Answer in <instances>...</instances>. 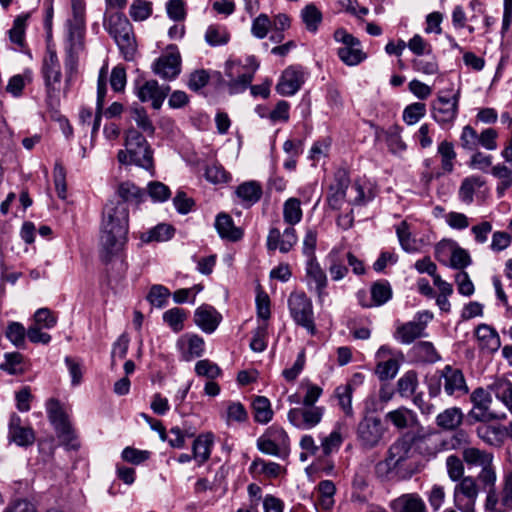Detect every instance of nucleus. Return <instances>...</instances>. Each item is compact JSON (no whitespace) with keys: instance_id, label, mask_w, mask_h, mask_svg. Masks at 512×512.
Instances as JSON below:
<instances>
[{"instance_id":"nucleus-1","label":"nucleus","mask_w":512,"mask_h":512,"mask_svg":"<svg viewBox=\"0 0 512 512\" xmlns=\"http://www.w3.org/2000/svg\"><path fill=\"white\" fill-rule=\"evenodd\" d=\"M128 233V187L125 182L118 186L114 199L106 204L103 211L101 245L107 255L121 251Z\"/></svg>"},{"instance_id":"nucleus-2","label":"nucleus","mask_w":512,"mask_h":512,"mask_svg":"<svg viewBox=\"0 0 512 512\" xmlns=\"http://www.w3.org/2000/svg\"><path fill=\"white\" fill-rule=\"evenodd\" d=\"M414 444L415 435L406 433L398 438L388 449L387 454L398 466L401 479H409L419 472V461Z\"/></svg>"},{"instance_id":"nucleus-3","label":"nucleus","mask_w":512,"mask_h":512,"mask_svg":"<svg viewBox=\"0 0 512 512\" xmlns=\"http://www.w3.org/2000/svg\"><path fill=\"white\" fill-rule=\"evenodd\" d=\"M290 316L296 325L306 329L310 335L317 332L312 300L305 292H292L288 297Z\"/></svg>"},{"instance_id":"nucleus-4","label":"nucleus","mask_w":512,"mask_h":512,"mask_svg":"<svg viewBox=\"0 0 512 512\" xmlns=\"http://www.w3.org/2000/svg\"><path fill=\"white\" fill-rule=\"evenodd\" d=\"M470 401L473 404V407L467 414V421L469 424H474L476 422L487 423L500 418V416L491 408L493 403L491 394L483 387H478L471 393Z\"/></svg>"},{"instance_id":"nucleus-5","label":"nucleus","mask_w":512,"mask_h":512,"mask_svg":"<svg viewBox=\"0 0 512 512\" xmlns=\"http://www.w3.org/2000/svg\"><path fill=\"white\" fill-rule=\"evenodd\" d=\"M334 39L344 46L338 48L337 55L348 66H355L366 59V54L360 48V41L345 29L340 28L334 32Z\"/></svg>"},{"instance_id":"nucleus-6","label":"nucleus","mask_w":512,"mask_h":512,"mask_svg":"<svg viewBox=\"0 0 512 512\" xmlns=\"http://www.w3.org/2000/svg\"><path fill=\"white\" fill-rule=\"evenodd\" d=\"M47 413L50 422L57 432L58 438L64 444L70 445L75 449L76 445L72 443L75 438L74 432L61 403L56 399H50L47 403Z\"/></svg>"},{"instance_id":"nucleus-7","label":"nucleus","mask_w":512,"mask_h":512,"mask_svg":"<svg viewBox=\"0 0 512 512\" xmlns=\"http://www.w3.org/2000/svg\"><path fill=\"white\" fill-rule=\"evenodd\" d=\"M448 90H441L438 93L437 101L433 104V118L439 124L452 123L458 114V104L460 99V89L453 95L448 94Z\"/></svg>"},{"instance_id":"nucleus-8","label":"nucleus","mask_w":512,"mask_h":512,"mask_svg":"<svg viewBox=\"0 0 512 512\" xmlns=\"http://www.w3.org/2000/svg\"><path fill=\"white\" fill-rule=\"evenodd\" d=\"M479 487L471 476L462 478L454 488V505L461 512H475Z\"/></svg>"},{"instance_id":"nucleus-9","label":"nucleus","mask_w":512,"mask_h":512,"mask_svg":"<svg viewBox=\"0 0 512 512\" xmlns=\"http://www.w3.org/2000/svg\"><path fill=\"white\" fill-rule=\"evenodd\" d=\"M134 164L147 171L154 169L153 152L146 140V138L130 129V165Z\"/></svg>"},{"instance_id":"nucleus-10","label":"nucleus","mask_w":512,"mask_h":512,"mask_svg":"<svg viewBox=\"0 0 512 512\" xmlns=\"http://www.w3.org/2000/svg\"><path fill=\"white\" fill-rule=\"evenodd\" d=\"M105 27L113 37L124 58L128 55V19L123 11L106 13Z\"/></svg>"},{"instance_id":"nucleus-11","label":"nucleus","mask_w":512,"mask_h":512,"mask_svg":"<svg viewBox=\"0 0 512 512\" xmlns=\"http://www.w3.org/2000/svg\"><path fill=\"white\" fill-rule=\"evenodd\" d=\"M42 73L47 91V101L49 105H52L58 91L56 84L59 85L61 81L60 64L54 50L48 49L47 56L43 60Z\"/></svg>"},{"instance_id":"nucleus-12","label":"nucleus","mask_w":512,"mask_h":512,"mask_svg":"<svg viewBox=\"0 0 512 512\" xmlns=\"http://www.w3.org/2000/svg\"><path fill=\"white\" fill-rule=\"evenodd\" d=\"M153 72L162 79L174 80L181 72V56L176 46L170 45L152 66Z\"/></svg>"},{"instance_id":"nucleus-13","label":"nucleus","mask_w":512,"mask_h":512,"mask_svg":"<svg viewBox=\"0 0 512 512\" xmlns=\"http://www.w3.org/2000/svg\"><path fill=\"white\" fill-rule=\"evenodd\" d=\"M430 319H432V314L428 311L417 313L414 321H409L397 327L395 338L402 344H410L417 338L426 336V324L427 320Z\"/></svg>"},{"instance_id":"nucleus-14","label":"nucleus","mask_w":512,"mask_h":512,"mask_svg":"<svg viewBox=\"0 0 512 512\" xmlns=\"http://www.w3.org/2000/svg\"><path fill=\"white\" fill-rule=\"evenodd\" d=\"M306 280L310 290H314L317 302L323 305L325 298L328 296L326 288L328 286V278L317 259L307 260L306 263Z\"/></svg>"},{"instance_id":"nucleus-15","label":"nucleus","mask_w":512,"mask_h":512,"mask_svg":"<svg viewBox=\"0 0 512 512\" xmlns=\"http://www.w3.org/2000/svg\"><path fill=\"white\" fill-rule=\"evenodd\" d=\"M324 413L323 407L293 408L288 412L289 422L299 429H312L320 423Z\"/></svg>"},{"instance_id":"nucleus-16","label":"nucleus","mask_w":512,"mask_h":512,"mask_svg":"<svg viewBox=\"0 0 512 512\" xmlns=\"http://www.w3.org/2000/svg\"><path fill=\"white\" fill-rule=\"evenodd\" d=\"M444 391L449 396L461 397L469 393L462 370L446 365L441 371Z\"/></svg>"},{"instance_id":"nucleus-17","label":"nucleus","mask_w":512,"mask_h":512,"mask_svg":"<svg viewBox=\"0 0 512 512\" xmlns=\"http://www.w3.org/2000/svg\"><path fill=\"white\" fill-rule=\"evenodd\" d=\"M135 90L141 102H152V107L160 109L167 97L170 87L168 85L160 86L156 80L146 81L143 85L135 82Z\"/></svg>"},{"instance_id":"nucleus-18","label":"nucleus","mask_w":512,"mask_h":512,"mask_svg":"<svg viewBox=\"0 0 512 512\" xmlns=\"http://www.w3.org/2000/svg\"><path fill=\"white\" fill-rule=\"evenodd\" d=\"M350 185L349 174L345 169H338L334 174V183L330 185L327 202L331 209L339 210Z\"/></svg>"},{"instance_id":"nucleus-19","label":"nucleus","mask_w":512,"mask_h":512,"mask_svg":"<svg viewBox=\"0 0 512 512\" xmlns=\"http://www.w3.org/2000/svg\"><path fill=\"white\" fill-rule=\"evenodd\" d=\"M382 425L376 417H366L358 425V437L363 446L375 447L382 438Z\"/></svg>"},{"instance_id":"nucleus-20","label":"nucleus","mask_w":512,"mask_h":512,"mask_svg":"<svg viewBox=\"0 0 512 512\" xmlns=\"http://www.w3.org/2000/svg\"><path fill=\"white\" fill-rule=\"evenodd\" d=\"M276 441L286 446L289 438L282 428L271 427L267 432V436L264 435L258 438L257 448L264 454L278 456L280 454V448Z\"/></svg>"},{"instance_id":"nucleus-21","label":"nucleus","mask_w":512,"mask_h":512,"mask_svg":"<svg viewBox=\"0 0 512 512\" xmlns=\"http://www.w3.org/2000/svg\"><path fill=\"white\" fill-rule=\"evenodd\" d=\"M304 83V73L296 67H288L284 70L280 81L276 85V91L280 95H294Z\"/></svg>"},{"instance_id":"nucleus-22","label":"nucleus","mask_w":512,"mask_h":512,"mask_svg":"<svg viewBox=\"0 0 512 512\" xmlns=\"http://www.w3.org/2000/svg\"><path fill=\"white\" fill-rule=\"evenodd\" d=\"M221 320V314L211 305L203 304L194 313L195 324L205 333L214 332Z\"/></svg>"},{"instance_id":"nucleus-23","label":"nucleus","mask_w":512,"mask_h":512,"mask_svg":"<svg viewBox=\"0 0 512 512\" xmlns=\"http://www.w3.org/2000/svg\"><path fill=\"white\" fill-rule=\"evenodd\" d=\"M8 438L18 446H30L35 441V434L31 427L21 425V418L13 413L9 420Z\"/></svg>"},{"instance_id":"nucleus-24","label":"nucleus","mask_w":512,"mask_h":512,"mask_svg":"<svg viewBox=\"0 0 512 512\" xmlns=\"http://www.w3.org/2000/svg\"><path fill=\"white\" fill-rule=\"evenodd\" d=\"M371 300L365 301V292H359L358 298L362 307L371 308L373 306H381L392 298V289L388 281H376L371 286Z\"/></svg>"},{"instance_id":"nucleus-25","label":"nucleus","mask_w":512,"mask_h":512,"mask_svg":"<svg viewBox=\"0 0 512 512\" xmlns=\"http://www.w3.org/2000/svg\"><path fill=\"white\" fill-rule=\"evenodd\" d=\"M177 346L181 351L182 359L190 361L203 355L205 342L197 334H186L177 341Z\"/></svg>"},{"instance_id":"nucleus-26","label":"nucleus","mask_w":512,"mask_h":512,"mask_svg":"<svg viewBox=\"0 0 512 512\" xmlns=\"http://www.w3.org/2000/svg\"><path fill=\"white\" fill-rule=\"evenodd\" d=\"M214 226L222 239L231 242L241 240L244 234L241 228L234 225L232 217L227 213L218 214Z\"/></svg>"},{"instance_id":"nucleus-27","label":"nucleus","mask_w":512,"mask_h":512,"mask_svg":"<svg viewBox=\"0 0 512 512\" xmlns=\"http://www.w3.org/2000/svg\"><path fill=\"white\" fill-rule=\"evenodd\" d=\"M82 32L79 28L69 29L70 48L65 59L66 81L69 82L77 72L78 57L74 53L77 46H81Z\"/></svg>"},{"instance_id":"nucleus-28","label":"nucleus","mask_w":512,"mask_h":512,"mask_svg":"<svg viewBox=\"0 0 512 512\" xmlns=\"http://www.w3.org/2000/svg\"><path fill=\"white\" fill-rule=\"evenodd\" d=\"M394 512H427L425 503L417 494H404L390 504Z\"/></svg>"},{"instance_id":"nucleus-29","label":"nucleus","mask_w":512,"mask_h":512,"mask_svg":"<svg viewBox=\"0 0 512 512\" xmlns=\"http://www.w3.org/2000/svg\"><path fill=\"white\" fill-rule=\"evenodd\" d=\"M464 414L458 407H451L439 413L436 417V424L443 430H456L463 422Z\"/></svg>"},{"instance_id":"nucleus-30","label":"nucleus","mask_w":512,"mask_h":512,"mask_svg":"<svg viewBox=\"0 0 512 512\" xmlns=\"http://www.w3.org/2000/svg\"><path fill=\"white\" fill-rule=\"evenodd\" d=\"M175 229L172 225L161 223L151 228L147 232L139 234L142 243L168 241L174 235Z\"/></svg>"},{"instance_id":"nucleus-31","label":"nucleus","mask_w":512,"mask_h":512,"mask_svg":"<svg viewBox=\"0 0 512 512\" xmlns=\"http://www.w3.org/2000/svg\"><path fill=\"white\" fill-rule=\"evenodd\" d=\"M262 187L256 181H247L236 189V195L248 205L257 203L262 196Z\"/></svg>"},{"instance_id":"nucleus-32","label":"nucleus","mask_w":512,"mask_h":512,"mask_svg":"<svg viewBox=\"0 0 512 512\" xmlns=\"http://www.w3.org/2000/svg\"><path fill=\"white\" fill-rule=\"evenodd\" d=\"M213 445V435L211 433L198 436L193 443V458L199 464L206 462L211 454V447Z\"/></svg>"},{"instance_id":"nucleus-33","label":"nucleus","mask_w":512,"mask_h":512,"mask_svg":"<svg viewBox=\"0 0 512 512\" xmlns=\"http://www.w3.org/2000/svg\"><path fill=\"white\" fill-rule=\"evenodd\" d=\"M477 339L484 347L491 351H496L500 347V338L498 333L489 325L480 324L475 331Z\"/></svg>"},{"instance_id":"nucleus-34","label":"nucleus","mask_w":512,"mask_h":512,"mask_svg":"<svg viewBox=\"0 0 512 512\" xmlns=\"http://www.w3.org/2000/svg\"><path fill=\"white\" fill-rule=\"evenodd\" d=\"M415 359L421 363H435L440 359L434 345L431 342L421 341L412 348Z\"/></svg>"},{"instance_id":"nucleus-35","label":"nucleus","mask_w":512,"mask_h":512,"mask_svg":"<svg viewBox=\"0 0 512 512\" xmlns=\"http://www.w3.org/2000/svg\"><path fill=\"white\" fill-rule=\"evenodd\" d=\"M327 260L329 262L328 271L333 281H339L347 275L348 268L344 264V258L338 250H331Z\"/></svg>"},{"instance_id":"nucleus-36","label":"nucleus","mask_w":512,"mask_h":512,"mask_svg":"<svg viewBox=\"0 0 512 512\" xmlns=\"http://www.w3.org/2000/svg\"><path fill=\"white\" fill-rule=\"evenodd\" d=\"M254 420L260 424L268 423L273 417V411L268 398L256 396L252 402Z\"/></svg>"},{"instance_id":"nucleus-37","label":"nucleus","mask_w":512,"mask_h":512,"mask_svg":"<svg viewBox=\"0 0 512 512\" xmlns=\"http://www.w3.org/2000/svg\"><path fill=\"white\" fill-rule=\"evenodd\" d=\"M375 474L383 481L392 479L402 480L398 466L388 454L384 460L379 461L375 465Z\"/></svg>"},{"instance_id":"nucleus-38","label":"nucleus","mask_w":512,"mask_h":512,"mask_svg":"<svg viewBox=\"0 0 512 512\" xmlns=\"http://www.w3.org/2000/svg\"><path fill=\"white\" fill-rule=\"evenodd\" d=\"M232 66V63H226V74L231 78L228 82V88L230 94H237L243 92L247 87L251 86L253 73H243L238 75L236 78H233L232 72L230 71Z\"/></svg>"},{"instance_id":"nucleus-39","label":"nucleus","mask_w":512,"mask_h":512,"mask_svg":"<svg viewBox=\"0 0 512 512\" xmlns=\"http://www.w3.org/2000/svg\"><path fill=\"white\" fill-rule=\"evenodd\" d=\"M302 215L301 202L299 199L292 197L284 202L283 218L287 224L294 226L301 221Z\"/></svg>"},{"instance_id":"nucleus-40","label":"nucleus","mask_w":512,"mask_h":512,"mask_svg":"<svg viewBox=\"0 0 512 512\" xmlns=\"http://www.w3.org/2000/svg\"><path fill=\"white\" fill-rule=\"evenodd\" d=\"M463 459L468 465L475 466H488L493 461V456L490 453L482 451L478 448H466L463 451Z\"/></svg>"},{"instance_id":"nucleus-41","label":"nucleus","mask_w":512,"mask_h":512,"mask_svg":"<svg viewBox=\"0 0 512 512\" xmlns=\"http://www.w3.org/2000/svg\"><path fill=\"white\" fill-rule=\"evenodd\" d=\"M188 313L178 307L171 308L163 313V321L176 333L184 328V321Z\"/></svg>"},{"instance_id":"nucleus-42","label":"nucleus","mask_w":512,"mask_h":512,"mask_svg":"<svg viewBox=\"0 0 512 512\" xmlns=\"http://www.w3.org/2000/svg\"><path fill=\"white\" fill-rule=\"evenodd\" d=\"M352 394L351 384L340 385L334 391V396L337 398L340 408L347 416L353 415Z\"/></svg>"},{"instance_id":"nucleus-43","label":"nucleus","mask_w":512,"mask_h":512,"mask_svg":"<svg viewBox=\"0 0 512 512\" xmlns=\"http://www.w3.org/2000/svg\"><path fill=\"white\" fill-rule=\"evenodd\" d=\"M491 174L500 180L497 192L503 195L512 185V169L504 164H497L491 168Z\"/></svg>"},{"instance_id":"nucleus-44","label":"nucleus","mask_w":512,"mask_h":512,"mask_svg":"<svg viewBox=\"0 0 512 512\" xmlns=\"http://www.w3.org/2000/svg\"><path fill=\"white\" fill-rule=\"evenodd\" d=\"M301 17L310 32H316L322 22V13L314 4L306 5L301 11Z\"/></svg>"},{"instance_id":"nucleus-45","label":"nucleus","mask_w":512,"mask_h":512,"mask_svg":"<svg viewBox=\"0 0 512 512\" xmlns=\"http://www.w3.org/2000/svg\"><path fill=\"white\" fill-rule=\"evenodd\" d=\"M496 396L508 407L512 413V381L502 380L496 384ZM507 434L512 438V421L506 428Z\"/></svg>"},{"instance_id":"nucleus-46","label":"nucleus","mask_w":512,"mask_h":512,"mask_svg":"<svg viewBox=\"0 0 512 512\" xmlns=\"http://www.w3.org/2000/svg\"><path fill=\"white\" fill-rule=\"evenodd\" d=\"M386 419H388L397 428L404 429L413 422L414 414L411 410L405 407H400L387 413Z\"/></svg>"},{"instance_id":"nucleus-47","label":"nucleus","mask_w":512,"mask_h":512,"mask_svg":"<svg viewBox=\"0 0 512 512\" xmlns=\"http://www.w3.org/2000/svg\"><path fill=\"white\" fill-rule=\"evenodd\" d=\"M229 38L227 30L219 25H210L205 33V40L210 46L225 45Z\"/></svg>"},{"instance_id":"nucleus-48","label":"nucleus","mask_w":512,"mask_h":512,"mask_svg":"<svg viewBox=\"0 0 512 512\" xmlns=\"http://www.w3.org/2000/svg\"><path fill=\"white\" fill-rule=\"evenodd\" d=\"M170 295L171 293L167 287L155 284L150 288L147 300L152 306L162 308L167 304Z\"/></svg>"},{"instance_id":"nucleus-49","label":"nucleus","mask_w":512,"mask_h":512,"mask_svg":"<svg viewBox=\"0 0 512 512\" xmlns=\"http://www.w3.org/2000/svg\"><path fill=\"white\" fill-rule=\"evenodd\" d=\"M29 18V14L19 15L16 17L13 23V27L9 31V37L11 42L24 46L25 28L26 22Z\"/></svg>"},{"instance_id":"nucleus-50","label":"nucleus","mask_w":512,"mask_h":512,"mask_svg":"<svg viewBox=\"0 0 512 512\" xmlns=\"http://www.w3.org/2000/svg\"><path fill=\"white\" fill-rule=\"evenodd\" d=\"M152 2L134 0L130 5V16L134 21H144L152 15Z\"/></svg>"},{"instance_id":"nucleus-51","label":"nucleus","mask_w":512,"mask_h":512,"mask_svg":"<svg viewBox=\"0 0 512 512\" xmlns=\"http://www.w3.org/2000/svg\"><path fill=\"white\" fill-rule=\"evenodd\" d=\"M438 153L441 156L442 168L446 172L453 170V160L456 158L454 146L449 141H442L438 146Z\"/></svg>"},{"instance_id":"nucleus-52","label":"nucleus","mask_w":512,"mask_h":512,"mask_svg":"<svg viewBox=\"0 0 512 512\" xmlns=\"http://www.w3.org/2000/svg\"><path fill=\"white\" fill-rule=\"evenodd\" d=\"M399 370V363L396 359L379 362L376 366V374L381 381L393 379Z\"/></svg>"},{"instance_id":"nucleus-53","label":"nucleus","mask_w":512,"mask_h":512,"mask_svg":"<svg viewBox=\"0 0 512 512\" xmlns=\"http://www.w3.org/2000/svg\"><path fill=\"white\" fill-rule=\"evenodd\" d=\"M418 385L415 371L406 372L397 382L398 391L402 396H408L415 392Z\"/></svg>"},{"instance_id":"nucleus-54","label":"nucleus","mask_w":512,"mask_h":512,"mask_svg":"<svg viewBox=\"0 0 512 512\" xmlns=\"http://www.w3.org/2000/svg\"><path fill=\"white\" fill-rule=\"evenodd\" d=\"M260 467V473L265 474L267 477L275 478L280 474L281 466L278 463L275 462H265L261 458H256L249 470L250 472L257 471V469Z\"/></svg>"},{"instance_id":"nucleus-55","label":"nucleus","mask_w":512,"mask_h":512,"mask_svg":"<svg viewBox=\"0 0 512 512\" xmlns=\"http://www.w3.org/2000/svg\"><path fill=\"white\" fill-rule=\"evenodd\" d=\"M343 438L339 430H333L328 436L324 437L321 441V449L324 456L330 455L332 452L337 451Z\"/></svg>"},{"instance_id":"nucleus-56","label":"nucleus","mask_w":512,"mask_h":512,"mask_svg":"<svg viewBox=\"0 0 512 512\" xmlns=\"http://www.w3.org/2000/svg\"><path fill=\"white\" fill-rule=\"evenodd\" d=\"M195 372L198 376L212 380L221 375L219 366L208 359L198 361L195 365Z\"/></svg>"},{"instance_id":"nucleus-57","label":"nucleus","mask_w":512,"mask_h":512,"mask_svg":"<svg viewBox=\"0 0 512 512\" xmlns=\"http://www.w3.org/2000/svg\"><path fill=\"white\" fill-rule=\"evenodd\" d=\"M267 335V324L263 323L261 325H258L253 331V337L250 342V348L254 352H263L267 347Z\"/></svg>"},{"instance_id":"nucleus-58","label":"nucleus","mask_w":512,"mask_h":512,"mask_svg":"<svg viewBox=\"0 0 512 512\" xmlns=\"http://www.w3.org/2000/svg\"><path fill=\"white\" fill-rule=\"evenodd\" d=\"M426 112V105L424 103L416 102L408 105L403 112V120L408 125H413L418 122Z\"/></svg>"},{"instance_id":"nucleus-59","label":"nucleus","mask_w":512,"mask_h":512,"mask_svg":"<svg viewBox=\"0 0 512 512\" xmlns=\"http://www.w3.org/2000/svg\"><path fill=\"white\" fill-rule=\"evenodd\" d=\"M25 335L27 332L19 322H11L6 329V337L17 347L24 345Z\"/></svg>"},{"instance_id":"nucleus-60","label":"nucleus","mask_w":512,"mask_h":512,"mask_svg":"<svg viewBox=\"0 0 512 512\" xmlns=\"http://www.w3.org/2000/svg\"><path fill=\"white\" fill-rule=\"evenodd\" d=\"M396 234L398 236L400 245L403 250H405L406 252L416 251L415 240L411 238L409 227L405 221H403L399 226H397Z\"/></svg>"},{"instance_id":"nucleus-61","label":"nucleus","mask_w":512,"mask_h":512,"mask_svg":"<svg viewBox=\"0 0 512 512\" xmlns=\"http://www.w3.org/2000/svg\"><path fill=\"white\" fill-rule=\"evenodd\" d=\"M53 180L58 197L61 199H65L67 192L66 171L61 163L57 162L54 166Z\"/></svg>"},{"instance_id":"nucleus-62","label":"nucleus","mask_w":512,"mask_h":512,"mask_svg":"<svg viewBox=\"0 0 512 512\" xmlns=\"http://www.w3.org/2000/svg\"><path fill=\"white\" fill-rule=\"evenodd\" d=\"M446 467H447V472H448V475H449V478L452 480V481H460L463 477V474H464V465H463V462L462 460L455 456V455H450L447 457L446 459Z\"/></svg>"},{"instance_id":"nucleus-63","label":"nucleus","mask_w":512,"mask_h":512,"mask_svg":"<svg viewBox=\"0 0 512 512\" xmlns=\"http://www.w3.org/2000/svg\"><path fill=\"white\" fill-rule=\"evenodd\" d=\"M461 146L469 151L475 150L479 146V137L476 130L470 125L463 127L460 136Z\"/></svg>"},{"instance_id":"nucleus-64","label":"nucleus","mask_w":512,"mask_h":512,"mask_svg":"<svg viewBox=\"0 0 512 512\" xmlns=\"http://www.w3.org/2000/svg\"><path fill=\"white\" fill-rule=\"evenodd\" d=\"M126 69L123 65H117L111 71L110 85L115 92H123L126 86Z\"/></svg>"}]
</instances>
